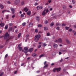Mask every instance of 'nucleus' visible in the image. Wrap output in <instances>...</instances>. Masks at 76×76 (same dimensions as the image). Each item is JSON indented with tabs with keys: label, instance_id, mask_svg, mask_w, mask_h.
<instances>
[{
	"label": "nucleus",
	"instance_id": "393cba45",
	"mask_svg": "<svg viewBox=\"0 0 76 76\" xmlns=\"http://www.w3.org/2000/svg\"><path fill=\"white\" fill-rule=\"evenodd\" d=\"M44 29L45 31H47V30H48V28L46 27H44Z\"/></svg>",
	"mask_w": 76,
	"mask_h": 76
},
{
	"label": "nucleus",
	"instance_id": "1a4fd4ad",
	"mask_svg": "<svg viewBox=\"0 0 76 76\" xmlns=\"http://www.w3.org/2000/svg\"><path fill=\"white\" fill-rule=\"evenodd\" d=\"M28 10L29 9L27 8V7H25L24 9V11H25L26 12H27Z\"/></svg>",
	"mask_w": 76,
	"mask_h": 76
},
{
	"label": "nucleus",
	"instance_id": "603ef678",
	"mask_svg": "<svg viewBox=\"0 0 76 76\" xmlns=\"http://www.w3.org/2000/svg\"><path fill=\"white\" fill-rule=\"evenodd\" d=\"M41 45H39L38 46V48H41Z\"/></svg>",
	"mask_w": 76,
	"mask_h": 76
},
{
	"label": "nucleus",
	"instance_id": "b1692460",
	"mask_svg": "<svg viewBox=\"0 0 76 76\" xmlns=\"http://www.w3.org/2000/svg\"><path fill=\"white\" fill-rule=\"evenodd\" d=\"M66 41L68 44L70 42V41L68 39H66Z\"/></svg>",
	"mask_w": 76,
	"mask_h": 76
},
{
	"label": "nucleus",
	"instance_id": "ea45409f",
	"mask_svg": "<svg viewBox=\"0 0 76 76\" xmlns=\"http://www.w3.org/2000/svg\"><path fill=\"white\" fill-rule=\"evenodd\" d=\"M56 68H54V69H53V71L54 72H56Z\"/></svg>",
	"mask_w": 76,
	"mask_h": 76
},
{
	"label": "nucleus",
	"instance_id": "4468645a",
	"mask_svg": "<svg viewBox=\"0 0 76 76\" xmlns=\"http://www.w3.org/2000/svg\"><path fill=\"white\" fill-rule=\"evenodd\" d=\"M15 3H16V4H18V3H19V0H15Z\"/></svg>",
	"mask_w": 76,
	"mask_h": 76
},
{
	"label": "nucleus",
	"instance_id": "423d86ee",
	"mask_svg": "<svg viewBox=\"0 0 76 76\" xmlns=\"http://www.w3.org/2000/svg\"><path fill=\"white\" fill-rule=\"evenodd\" d=\"M5 25L4 23L1 22L0 24V26H1V27H3Z\"/></svg>",
	"mask_w": 76,
	"mask_h": 76
},
{
	"label": "nucleus",
	"instance_id": "052dcab7",
	"mask_svg": "<svg viewBox=\"0 0 76 76\" xmlns=\"http://www.w3.org/2000/svg\"><path fill=\"white\" fill-rule=\"evenodd\" d=\"M40 7V9H42V6H39Z\"/></svg>",
	"mask_w": 76,
	"mask_h": 76
},
{
	"label": "nucleus",
	"instance_id": "e2e57ef3",
	"mask_svg": "<svg viewBox=\"0 0 76 76\" xmlns=\"http://www.w3.org/2000/svg\"><path fill=\"white\" fill-rule=\"evenodd\" d=\"M24 64L23 63L22 64H21V66H23V65H24Z\"/></svg>",
	"mask_w": 76,
	"mask_h": 76
},
{
	"label": "nucleus",
	"instance_id": "f03ea898",
	"mask_svg": "<svg viewBox=\"0 0 76 76\" xmlns=\"http://www.w3.org/2000/svg\"><path fill=\"white\" fill-rule=\"evenodd\" d=\"M9 37V34H8V33H6V34H5L4 37V39H8Z\"/></svg>",
	"mask_w": 76,
	"mask_h": 76
},
{
	"label": "nucleus",
	"instance_id": "39448f33",
	"mask_svg": "<svg viewBox=\"0 0 76 76\" xmlns=\"http://www.w3.org/2000/svg\"><path fill=\"white\" fill-rule=\"evenodd\" d=\"M46 12V9H45L44 11L43 12H42V15H45V14H46V12Z\"/></svg>",
	"mask_w": 76,
	"mask_h": 76
},
{
	"label": "nucleus",
	"instance_id": "bf43d9fd",
	"mask_svg": "<svg viewBox=\"0 0 76 76\" xmlns=\"http://www.w3.org/2000/svg\"><path fill=\"white\" fill-rule=\"evenodd\" d=\"M39 72H40V70H38V71H37L36 72L37 73H39Z\"/></svg>",
	"mask_w": 76,
	"mask_h": 76
},
{
	"label": "nucleus",
	"instance_id": "2f4dec72",
	"mask_svg": "<svg viewBox=\"0 0 76 76\" xmlns=\"http://www.w3.org/2000/svg\"><path fill=\"white\" fill-rule=\"evenodd\" d=\"M65 29H66V30H68L69 29V27H65Z\"/></svg>",
	"mask_w": 76,
	"mask_h": 76
},
{
	"label": "nucleus",
	"instance_id": "774afa93",
	"mask_svg": "<svg viewBox=\"0 0 76 76\" xmlns=\"http://www.w3.org/2000/svg\"><path fill=\"white\" fill-rule=\"evenodd\" d=\"M7 3H8L9 4H10V1H8Z\"/></svg>",
	"mask_w": 76,
	"mask_h": 76
},
{
	"label": "nucleus",
	"instance_id": "338daca9",
	"mask_svg": "<svg viewBox=\"0 0 76 76\" xmlns=\"http://www.w3.org/2000/svg\"><path fill=\"white\" fill-rule=\"evenodd\" d=\"M48 2L45 4V5H46V6H47V5H48Z\"/></svg>",
	"mask_w": 76,
	"mask_h": 76
},
{
	"label": "nucleus",
	"instance_id": "9b49d317",
	"mask_svg": "<svg viewBox=\"0 0 76 76\" xmlns=\"http://www.w3.org/2000/svg\"><path fill=\"white\" fill-rule=\"evenodd\" d=\"M53 47L54 48H57V47H58V45H57V44H54L53 45Z\"/></svg>",
	"mask_w": 76,
	"mask_h": 76
},
{
	"label": "nucleus",
	"instance_id": "f704fd0d",
	"mask_svg": "<svg viewBox=\"0 0 76 76\" xmlns=\"http://www.w3.org/2000/svg\"><path fill=\"white\" fill-rule=\"evenodd\" d=\"M53 25H54V23H52L50 24V26H53Z\"/></svg>",
	"mask_w": 76,
	"mask_h": 76
},
{
	"label": "nucleus",
	"instance_id": "58836bf2",
	"mask_svg": "<svg viewBox=\"0 0 76 76\" xmlns=\"http://www.w3.org/2000/svg\"><path fill=\"white\" fill-rule=\"evenodd\" d=\"M8 56V54H7L5 56V58H7V56Z\"/></svg>",
	"mask_w": 76,
	"mask_h": 76
},
{
	"label": "nucleus",
	"instance_id": "de8ad7c7",
	"mask_svg": "<svg viewBox=\"0 0 76 76\" xmlns=\"http://www.w3.org/2000/svg\"><path fill=\"white\" fill-rule=\"evenodd\" d=\"M45 12H46V13H47L48 12V9H47L46 10Z\"/></svg>",
	"mask_w": 76,
	"mask_h": 76
},
{
	"label": "nucleus",
	"instance_id": "a211bd4d",
	"mask_svg": "<svg viewBox=\"0 0 76 76\" xmlns=\"http://www.w3.org/2000/svg\"><path fill=\"white\" fill-rule=\"evenodd\" d=\"M32 25H33V24L32 23H30L29 25V26L31 27L32 26Z\"/></svg>",
	"mask_w": 76,
	"mask_h": 76
},
{
	"label": "nucleus",
	"instance_id": "0eeeda50",
	"mask_svg": "<svg viewBox=\"0 0 76 76\" xmlns=\"http://www.w3.org/2000/svg\"><path fill=\"white\" fill-rule=\"evenodd\" d=\"M58 42H59V43H61L62 42V39L61 38H59L58 39Z\"/></svg>",
	"mask_w": 76,
	"mask_h": 76
},
{
	"label": "nucleus",
	"instance_id": "9d476101",
	"mask_svg": "<svg viewBox=\"0 0 76 76\" xmlns=\"http://www.w3.org/2000/svg\"><path fill=\"white\" fill-rule=\"evenodd\" d=\"M33 50H34V49L33 48H31L30 49L28 50V52H32V51Z\"/></svg>",
	"mask_w": 76,
	"mask_h": 76
},
{
	"label": "nucleus",
	"instance_id": "69168bd1",
	"mask_svg": "<svg viewBox=\"0 0 76 76\" xmlns=\"http://www.w3.org/2000/svg\"><path fill=\"white\" fill-rule=\"evenodd\" d=\"M6 12H10V11L8 10H6Z\"/></svg>",
	"mask_w": 76,
	"mask_h": 76
},
{
	"label": "nucleus",
	"instance_id": "37998d69",
	"mask_svg": "<svg viewBox=\"0 0 76 76\" xmlns=\"http://www.w3.org/2000/svg\"><path fill=\"white\" fill-rule=\"evenodd\" d=\"M3 72H2L0 74V76H1L3 75Z\"/></svg>",
	"mask_w": 76,
	"mask_h": 76
},
{
	"label": "nucleus",
	"instance_id": "6e6d98bb",
	"mask_svg": "<svg viewBox=\"0 0 76 76\" xmlns=\"http://www.w3.org/2000/svg\"><path fill=\"white\" fill-rule=\"evenodd\" d=\"M6 12V10H4L2 11V13H4Z\"/></svg>",
	"mask_w": 76,
	"mask_h": 76
},
{
	"label": "nucleus",
	"instance_id": "79ce46f5",
	"mask_svg": "<svg viewBox=\"0 0 76 76\" xmlns=\"http://www.w3.org/2000/svg\"><path fill=\"white\" fill-rule=\"evenodd\" d=\"M40 7H39V6H37V9H38H38H40Z\"/></svg>",
	"mask_w": 76,
	"mask_h": 76
},
{
	"label": "nucleus",
	"instance_id": "7ed1b4c3",
	"mask_svg": "<svg viewBox=\"0 0 76 76\" xmlns=\"http://www.w3.org/2000/svg\"><path fill=\"white\" fill-rule=\"evenodd\" d=\"M24 52L25 53H28V48L27 47H25L24 48Z\"/></svg>",
	"mask_w": 76,
	"mask_h": 76
},
{
	"label": "nucleus",
	"instance_id": "c756f323",
	"mask_svg": "<svg viewBox=\"0 0 76 76\" xmlns=\"http://www.w3.org/2000/svg\"><path fill=\"white\" fill-rule=\"evenodd\" d=\"M26 24V23H22V25L23 26H25V25Z\"/></svg>",
	"mask_w": 76,
	"mask_h": 76
},
{
	"label": "nucleus",
	"instance_id": "2eb2a0df",
	"mask_svg": "<svg viewBox=\"0 0 76 76\" xmlns=\"http://www.w3.org/2000/svg\"><path fill=\"white\" fill-rule=\"evenodd\" d=\"M62 8L63 9H66V6L64 5H63L62 6Z\"/></svg>",
	"mask_w": 76,
	"mask_h": 76
},
{
	"label": "nucleus",
	"instance_id": "e433bc0d",
	"mask_svg": "<svg viewBox=\"0 0 76 76\" xmlns=\"http://www.w3.org/2000/svg\"><path fill=\"white\" fill-rule=\"evenodd\" d=\"M12 29H13V28H12V27H10L9 31H12Z\"/></svg>",
	"mask_w": 76,
	"mask_h": 76
},
{
	"label": "nucleus",
	"instance_id": "4c0bfd02",
	"mask_svg": "<svg viewBox=\"0 0 76 76\" xmlns=\"http://www.w3.org/2000/svg\"><path fill=\"white\" fill-rule=\"evenodd\" d=\"M9 26H12L13 25V24H12V23H10V24H9Z\"/></svg>",
	"mask_w": 76,
	"mask_h": 76
},
{
	"label": "nucleus",
	"instance_id": "412c9836",
	"mask_svg": "<svg viewBox=\"0 0 76 76\" xmlns=\"http://www.w3.org/2000/svg\"><path fill=\"white\" fill-rule=\"evenodd\" d=\"M45 55H44V54H42L39 57L40 58H41L42 57H44V56Z\"/></svg>",
	"mask_w": 76,
	"mask_h": 76
},
{
	"label": "nucleus",
	"instance_id": "20e7f679",
	"mask_svg": "<svg viewBox=\"0 0 76 76\" xmlns=\"http://www.w3.org/2000/svg\"><path fill=\"white\" fill-rule=\"evenodd\" d=\"M11 9V11H12V13L13 14H14V13H15V10L14 9H13V8H12V7H11L10 8Z\"/></svg>",
	"mask_w": 76,
	"mask_h": 76
},
{
	"label": "nucleus",
	"instance_id": "72a5a7b5",
	"mask_svg": "<svg viewBox=\"0 0 76 76\" xmlns=\"http://www.w3.org/2000/svg\"><path fill=\"white\" fill-rule=\"evenodd\" d=\"M25 2H23L21 3V5H25Z\"/></svg>",
	"mask_w": 76,
	"mask_h": 76
},
{
	"label": "nucleus",
	"instance_id": "bb28decb",
	"mask_svg": "<svg viewBox=\"0 0 76 76\" xmlns=\"http://www.w3.org/2000/svg\"><path fill=\"white\" fill-rule=\"evenodd\" d=\"M8 28V25H7L6 26H5V29H7Z\"/></svg>",
	"mask_w": 76,
	"mask_h": 76
},
{
	"label": "nucleus",
	"instance_id": "09e8293b",
	"mask_svg": "<svg viewBox=\"0 0 76 76\" xmlns=\"http://www.w3.org/2000/svg\"><path fill=\"white\" fill-rule=\"evenodd\" d=\"M38 29H36L35 30V32H38Z\"/></svg>",
	"mask_w": 76,
	"mask_h": 76
},
{
	"label": "nucleus",
	"instance_id": "dca6fc26",
	"mask_svg": "<svg viewBox=\"0 0 76 76\" xmlns=\"http://www.w3.org/2000/svg\"><path fill=\"white\" fill-rule=\"evenodd\" d=\"M0 7L1 9H3V8H4V6H3V5L2 4H1L0 5Z\"/></svg>",
	"mask_w": 76,
	"mask_h": 76
},
{
	"label": "nucleus",
	"instance_id": "7c9ffc66",
	"mask_svg": "<svg viewBox=\"0 0 76 76\" xmlns=\"http://www.w3.org/2000/svg\"><path fill=\"white\" fill-rule=\"evenodd\" d=\"M72 3L73 4H75V0H72Z\"/></svg>",
	"mask_w": 76,
	"mask_h": 76
},
{
	"label": "nucleus",
	"instance_id": "f8f14e48",
	"mask_svg": "<svg viewBox=\"0 0 76 76\" xmlns=\"http://www.w3.org/2000/svg\"><path fill=\"white\" fill-rule=\"evenodd\" d=\"M60 70H61V68H56V70L57 72H59V71H60Z\"/></svg>",
	"mask_w": 76,
	"mask_h": 76
},
{
	"label": "nucleus",
	"instance_id": "f257e3e1",
	"mask_svg": "<svg viewBox=\"0 0 76 76\" xmlns=\"http://www.w3.org/2000/svg\"><path fill=\"white\" fill-rule=\"evenodd\" d=\"M40 37H41V35L39 34L36 36L34 38V41L36 42H37L38 41H39V39L40 38Z\"/></svg>",
	"mask_w": 76,
	"mask_h": 76
},
{
	"label": "nucleus",
	"instance_id": "a19ab883",
	"mask_svg": "<svg viewBox=\"0 0 76 76\" xmlns=\"http://www.w3.org/2000/svg\"><path fill=\"white\" fill-rule=\"evenodd\" d=\"M45 23L46 24H47V23H48V21H47V20H46V21L45 22Z\"/></svg>",
	"mask_w": 76,
	"mask_h": 76
},
{
	"label": "nucleus",
	"instance_id": "aec40b11",
	"mask_svg": "<svg viewBox=\"0 0 76 76\" xmlns=\"http://www.w3.org/2000/svg\"><path fill=\"white\" fill-rule=\"evenodd\" d=\"M25 13H23V14H21L20 15L21 18H23L24 16V15H25Z\"/></svg>",
	"mask_w": 76,
	"mask_h": 76
},
{
	"label": "nucleus",
	"instance_id": "a18cd8bd",
	"mask_svg": "<svg viewBox=\"0 0 76 76\" xmlns=\"http://www.w3.org/2000/svg\"><path fill=\"white\" fill-rule=\"evenodd\" d=\"M47 36H50V33H47Z\"/></svg>",
	"mask_w": 76,
	"mask_h": 76
},
{
	"label": "nucleus",
	"instance_id": "4be33fe9",
	"mask_svg": "<svg viewBox=\"0 0 76 76\" xmlns=\"http://www.w3.org/2000/svg\"><path fill=\"white\" fill-rule=\"evenodd\" d=\"M18 49L20 51H22V48L20 47H18Z\"/></svg>",
	"mask_w": 76,
	"mask_h": 76
},
{
	"label": "nucleus",
	"instance_id": "f3484780",
	"mask_svg": "<svg viewBox=\"0 0 76 76\" xmlns=\"http://www.w3.org/2000/svg\"><path fill=\"white\" fill-rule=\"evenodd\" d=\"M31 11H29L27 12V15H29V16L31 15Z\"/></svg>",
	"mask_w": 76,
	"mask_h": 76
},
{
	"label": "nucleus",
	"instance_id": "864d4df0",
	"mask_svg": "<svg viewBox=\"0 0 76 76\" xmlns=\"http://www.w3.org/2000/svg\"><path fill=\"white\" fill-rule=\"evenodd\" d=\"M61 54H62V53H61V52H59V55H60Z\"/></svg>",
	"mask_w": 76,
	"mask_h": 76
},
{
	"label": "nucleus",
	"instance_id": "c03bdc74",
	"mask_svg": "<svg viewBox=\"0 0 76 76\" xmlns=\"http://www.w3.org/2000/svg\"><path fill=\"white\" fill-rule=\"evenodd\" d=\"M56 29L57 30H59L60 29V27H57Z\"/></svg>",
	"mask_w": 76,
	"mask_h": 76
},
{
	"label": "nucleus",
	"instance_id": "680f3d73",
	"mask_svg": "<svg viewBox=\"0 0 76 76\" xmlns=\"http://www.w3.org/2000/svg\"><path fill=\"white\" fill-rule=\"evenodd\" d=\"M69 31L70 32H71V31H72V28H70L69 29Z\"/></svg>",
	"mask_w": 76,
	"mask_h": 76
},
{
	"label": "nucleus",
	"instance_id": "5701e85b",
	"mask_svg": "<svg viewBox=\"0 0 76 76\" xmlns=\"http://www.w3.org/2000/svg\"><path fill=\"white\" fill-rule=\"evenodd\" d=\"M42 25L41 24H39L38 25V27H39V28H41L42 27Z\"/></svg>",
	"mask_w": 76,
	"mask_h": 76
},
{
	"label": "nucleus",
	"instance_id": "4d7b16f0",
	"mask_svg": "<svg viewBox=\"0 0 76 76\" xmlns=\"http://www.w3.org/2000/svg\"><path fill=\"white\" fill-rule=\"evenodd\" d=\"M66 69H63V71H64V72H66Z\"/></svg>",
	"mask_w": 76,
	"mask_h": 76
},
{
	"label": "nucleus",
	"instance_id": "3c124183",
	"mask_svg": "<svg viewBox=\"0 0 76 76\" xmlns=\"http://www.w3.org/2000/svg\"><path fill=\"white\" fill-rule=\"evenodd\" d=\"M48 2L49 3H50L51 2V0H49L48 1Z\"/></svg>",
	"mask_w": 76,
	"mask_h": 76
},
{
	"label": "nucleus",
	"instance_id": "473e14b6",
	"mask_svg": "<svg viewBox=\"0 0 76 76\" xmlns=\"http://www.w3.org/2000/svg\"><path fill=\"white\" fill-rule=\"evenodd\" d=\"M54 42H58V40H57V39L55 40H54Z\"/></svg>",
	"mask_w": 76,
	"mask_h": 76
},
{
	"label": "nucleus",
	"instance_id": "c9c22d12",
	"mask_svg": "<svg viewBox=\"0 0 76 76\" xmlns=\"http://www.w3.org/2000/svg\"><path fill=\"white\" fill-rule=\"evenodd\" d=\"M61 25V24L60 23H56V25L57 26H58V25Z\"/></svg>",
	"mask_w": 76,
	"mask_h": 76
},
{
	"label": "nucleus",
	"instance_id": "cd10ccee",
	"mask_svg": "<svg viewBox=\"0 0 76 76\" xmlns=\"http://www.w3.org/2000/svg\"><path fill=\"white\" fill-rule=\"evenodd\" d=\"M20 36H21V33H19L18 35V38H20Z\"/></svg>",
	"mask_w": 76,
	"mask_h": 76
},
{
	"label": "nucleus",
	"instance_id": "6ab92c4d",
	"mask_svg": "<svg viewBox=\"0 0 76 76\" xmlns=\"http://www.w3.org/2000/svg\"><path fill=\"white\" fill-rule=\"evenodd\" d=\"M42 45L44 46V47H45V46L47 45V44H45V43H43L42 44Z\"/></svg>",
	"mask_w": 76,
	"mask_h": 76
},
{
	"label": "nucleus",
	"instance_id": "5fc2aeb1",
	"mask_svg": "<svg viewBox=\"0 0 76 76\" xmlns=\"http://www.w3.org/2000/svg\"><path fill=\"white\" fill-rule=\"evenodd\" d=\"M15 15H13L12 16V18H15Z\"/></svg>",
	"mask_w": 76,
	"mask_h": 76
},
{
	"label": "nucleus",
	"instance_id": "8fccbe9b",
	"mask_svg": "<svg viewBox=\"0 0 76 76\" xmlns=\"http://www.w3.org/2000/svg\"><path fill=\"white\" fill-rule=\"evenodd\" d=\"M37 4H38V3L36 2L34 4L35 6H37Z\"/></svg>",
	"mask_w": 76,
	"mask_h": 76
},
{
	"label": "nucleus",
	"instance_id": "13d9d810",
	"mask_svg": "<svg viewBox=\"0 0 76 76\" xmlns=\"http://www.w3.org/2000/svg\"><path fill=\"white\" fill-rule=\"evenodd\" d=\"M0 48H3V46H0Z\"/></svg>",
	"mask_w": 76,
	"mask_h": 76
},
{
	"label": "nucleus",
	"instance_id": "6e6552de",
	"mask_svg": "<svg viewBox=\"0 0 76 76\" xmlns=\"http://www.w3.org/2000/svg\"><path fill=\"white\" fill-rule=\"evenodd\" d=\"M60 51H61L62 53H64V52H66V50L64 49H61L60 50Z\"/></svg>",
	"mask_w": 76,
	"mask_h": 76
},
{
	"label": "nucleus",
	"instance_id": "c85d7f7f",
	"mask_svg": "<svg viewBox=\"0 0 76 76\" xmlns=\"http://www.w3.org/2000/svg\"><path fill=\"white\" fill-rule=\"evenodd\" d=\"M48 64H46L45 66H44V68H45V67H48Z\"/></svg>",
	"mask_w": 76,
	"mask_h": 76
},
{
	"label": "nucleus",
	"instance_id": "a878e982",
	"mask_svg": "<svg viewBox=\"0 0 76 76\" xmlns=\"http://www.w3.org/2000/svg\"><path fill=\"white\" fill-rule=\"evenodd\" d=\"M32 56L34 57V56H37V54H36L35 53H34L32 55Z\"/></svg>",
	"mask_w": 76,
	"mask_h": 76
},
{
	"label": "nucleus",
	"instance_id": "49530a36",
	"mask_svg": "<svg viewBox=\"0 0 76 76\" xmlns=\"http://www.w3.org/2000/svg\"><path fill=\"white\" fill-rule=\"evenodd\" d=\"M62 26H66V24H64V23H63L62 25Z\"/></svg>",
	"mask_w": 76,
	"mask_h": 76
},
{
	"label": "nucleus",
	"instance_id": "ddd939ff",
	"mask_svg": "<svg viewBox=\"0 0 76 76\" xmlns=\"http://www.w3.org/2000/svg\"><path fill=\"white\" fill-rule=\"evenodd\" d=\"M36 19L37 21H39V17L37 16Z\"/></svg>",
	"mask_w": 76,
	"mask_h": 76
},
{
	"label": "nucleus",
	"instance_id": "0e129e2a",
	"mask_svg": "<svg viewBox=\"0 0 76 76\" xmlns=\"http://www.w3.org/2000/svg\"><path fill=\"white\" fill-rule=\"evenodd\" d=\"M17 72H18L17 71H15L14 72V74H16L17 73Z\"/></svg>",
	"mask_w": 76,
	"mask_h": 76
}]
</instances>
